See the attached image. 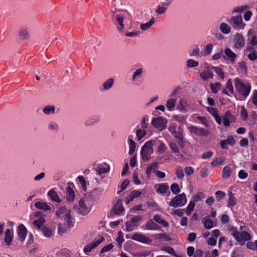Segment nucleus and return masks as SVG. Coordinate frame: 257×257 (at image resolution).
Masks as SVG:
<instances>
[{"label": "nucleus", "mask_w": 257, "mask_h": 257, "mask_svg": "<svg viewBox=\"0 0 257 257\" xmlns=\"http://www.w3.org/2000/svg\"><path fill=\"white\" fill-rule=\"evenodd\" d=\"M234 86L237 93L244 99H245L249 95L251 86V84L246 80H242L238 78H235Z\"/></svg>", "instance_id": "1"}, {"label": "nucleus", "mask_w": 257, "mask_h": 257, "mask_svg": "<svg viewBox=\"0 0 257 257\" xmlns=\"http://www.w3.org/2000/svg\"><path fill=\"white\" fill-rule=\"evenodd\" d=\"M247 8V6H246L236 7H235L232 10V13L233 14V13H235L243 12V11H245Z\"/></svg>", "instance_id": "61"}, {"label": "nucleus", "mask_w": 257, "mask_h": 257, "mask_svg": "<svg viewBox=\"0 0 257 257\" xmlns=\"http://www.w3.org/2000/svg\"><path fill=\"white\" fill-rule=\"evenodd\" d=\"M245 45L244 39L240 34H236L234 40V47L237 49H241Z\"/></svg>", "instance_id": "18"}, {"label": "nucleus", "mask_w": 257, "mask_h": 257, "mask_svg": "<svg viewBox=\"0 0 257 257\" xmlns=\"http://www.w3.org/2000/svg\"><path fill=\"white\" fill-rule=\"evenodd\" d=\"M231 168L229 166L224 167L222 171V177L224 179L229 178L230 176Z\"/></svg>", "instance_id": "45"}, {"label": "nucleus", "mask_w": 257, "mask_h": 257, "mask_svg": "<svg viewBox=\"0 0 257 257\" xmlns=\"http://www.w3.org/2000/svg\"><path fill=\"white\" fill-rule=\"evenodd\" d=\"M169 2H163L160 4L156 10L155 12L158 14H163L167 10V8L169 5Z\"/></svg>", "instance_id": "26"}, {"label": "nucleus", "mask_w": 257, "mask_h": 257, "mask_svg": "<svg viewBox=\"0 0 257 257\" xmlns=\"http://www.w3.org/2000/svg\"><path fill=\"white\" fill-rule=\"evenodd\" d=\"M48 195L52 201L59 203L61 202V199L59 197L57 192L54 189H51L48 192Z\"/></svg>", "instance_id": "27"}, {"label": "nucleus", "mask_w": 257, "mask_h": 257, "mask_svg": "<svg viewBox=\"0 0 257 257\" xmlns=\"http://www.w3.org/2000/svg\"><path fill=\"white\" fill-rule=\"evenodd\" d=\"M210 172V169L204 167L201 169L200 172V175L201 177L203 178H206L208 176Z\"/></svg>", "instance_id": "59"}, {"label": "nucleus", "mask_w": 257, "mask_h": 257, "mask_svg": "<svg viewBox=\"0 0 257 257\" xmlns=\"http://www.w3.org/2000/svg\"><path fill=\"white\" fill-rule=\"evenodd\" d=\"M190 132L192 134L200 137H207L209 132L208 129L199 127L194 125H191L188 127Z\"/></svg>", "instance_id": "9"}, {"label": "nucleus", "mask_w": 257, "mask_h": 257, "mask_svg": "<svg viewBox=\"0 0 257 257\" xmlns=\"http://www.w3.org/2000/svg\"><path fill=\"white\" fill-rule=\"evenodd\" d=\"M170 148L175 155L177 157H182L183 155L180 153L178 145L173 142L170 143Z\"/></svg>", "instance_id": "32"}, {"label": "nucleus", "mask_w": 257, "mask_h": 257, "mask_svg": "<svg viewBox=\"0 0 257 257\" xmlns=\"http://www.w3.org/2000/svg\"><path fill=\"white\" fill-rule=\"evenodd\" d=\"M219 30L224 34H228L231 32L230 27L225 23L220 24Z\"/></svg>", "instance_id": "34"}, {"label": "nucleus", "mask_w": 257, "mask_h": 257, "mask_svg": "<svg viewBox=\"0 0 257 257\" xmlns=\"http://www.w3.org/2000/svg\"><path fill=\"white\" fill-rule=\"evenodd\" d=\"M66 200L68 201H73L75 197V193L72 188L69 185L66 189Z\"/></svg>", "instance_id": "28"}, {"label": "nucleus", "mask_w": 257, "mask_h": 257, "mask_svg": "<svg viewBox=\"0 0 257 257\" xmlns=\"http://www.w3.org/2000/svg\"><path fill=\"white\" fill-rule=\"evenodd\" d=\"M188 106V104L186 100L180 99L179 104L177 106V108L181 111L184 112L186 110V107Z\"/></svg>", "instance_id": "42"}, {"label": "nucleus", "mask_w": 257, "mask_h": 257, "mask_svg": "<svg viewBox=\"0 0 257 257\" xmlns=\"http://www.w3.org/2000/svg\"><path fill=\"white\" fill-rule=\"evenodd\" d=\"M112 20L114 24L117 27V29L119 31H121L124 28V25L123 24L124 17L126 13V12L123 11L122 14L119 13V11L117 13L116 11L112 12Z\"/></svg>", "instance_id": "5"}, {"label": "nucleus", "mask_w": 257, "mask_h": 257, "mask_svg": "<svg viewBox=\"0 0 257 257\" xmlns=\"http://www.w3.org/2000/svg\"><path fill=\"white\" fill-rule=\"evenodd\" d=\"M189 54L191 57H200V49L199 47L197 45L194 47L192 50L189 52Z\"/></svg>", "instance_id": "41"}, {"label": "nucleus", "mask_w": 257, "mask_h": 257, "mask_svg": "<svg viewBox=\"0 0 257 257\" xmlns=\"http://www.w3.org/2000/svg\"><path fill=\"white\" fill-rule=\"evenodd\" d=\"M91 207L90 199L85 196L80 199L78 205L74 206L73 209L80 214L86 215L90 211Z\"/></svg>", "instance_id": "2"}, {"label": "nucleus", "mask_w": 257, "mask_h": 257, "mask_svg": "<svg viewBox=\"0 0 257 257\" xmlns=\"http://www.w3.org/2000/svg\"><path fill=\"white\" fill-rule=\"evenodd\" d=\"M176 99L175 98H170L168 99L166 103V107L170 111L173 110L175 106Z\"/></svg>", "instance_id": "43"}, {"label": "nucleus", "mask_w": 257, "mask_h": 257, "mask_svg": "<svg viewBox=\"0 0 257 257\" xmlns=\"http://www.w3.org/2000/svg\"><path fill=\"white\" fill-rule=\"evenodd\" d=\"M187 198L184 193L176 195L169 202V206L177 208L184 206L187 203Z\"/></svg>", "instance_id": "6"}, {"label": "nucleus", "mask_w": 257, "mask_h": 257, "mask_svg": "<svg viewBox=\"0 0 257 257\" xmlns=\"http://www.w3.org/2000/svg\"><path fill=\"white\" fill-rule=\"evenodd\" d=\"M65 223L64 224H59L58 225V232L59 234L62 235L65 233H67L68 231L70 230L71 228L74 226V220L72 219V225L71 226H69V220H64Z\"/></svg>", "instance_id": "12"}, {"label": "nucleus", "mask_w": 257, "mask_h": 257, "mask_svg": "<svg viewBox=\"0 0 257 257\" xmlns=\"http://www.w3.org/2000/svg\"><path fill=\"white\" fill-rule=\"evenodd\" d=\"M229 22L235 29L237 30L243 29L245 26L242 23V18L241 15L232 16Z\"/></svg>", "instance_id": "8"}, {"label": "nucleus", "mask_w": 257, "mask_h": 257, "mask_svg": "<svg viewBox=\"0 0 257 257\" xmlns=\"http://www.w3.org/2000/svg\"><path fill=\"white\" fill-rule=\"evenodd\" d=\"M56 215L58 217L63 218L64 220H69L70 224H69V226H71L72 225V219H74L71 217L70 210L68 209L66 206L60 207L58 210L56 212Z\"/></svg>", "instance_id": "7"}, {"label": "nucleus", "mask_w": 257, "mask_h": 257, "mask_svg": "<svg viewBox=\"0 0 257 257\" xmlns=\"http://www.w3.org/2000/svg\"><path fill=\"white\" fill-rule=\"evenodd\" d=\"M221 92L228 96H230L234 93V89L230 78L228 79L226 83L225 87L222 89Z\"/></svg>", "instance_id": "17"}, {"label": "nucleus", "mask_w": 257, "mask_h": 257, "mask_svg": "<svg viewBox=\"0 0 257 257\" xmlns=\"http://www.w3.org/2000/svg\"><path fill=\"white\" fill-rule=\"evenodd\" d=\"M100 120V117L98 115H93L88 117L84 122L86 126H89L98 123Z\"/></svg>", "instance_id": "21"}, {"label": "nucleus", "mask_w": 257, "mask_h": 257, "mask_svg": "<svg viewBox=\"0 0 257 257\" xmlns=\"http://www.w3.org/2000/svg\"><path fill=\"white\" fill-rule=\"evenodd\" d=\"M161 249L167 252L168 253L173 255H176L175 252L173 248L170 246H162Z\"/></svg>", "instance_id": "60"}, {"label": "nucleus", "mask_w": 257, "mask_h": 257, "mask_svg": "<svg viewBox=\"0 0 257 257\" xmlns=\"http://www.w3.org/2000/svg\"><path fill=\"white\" fill-rule=\"evenodd\" d=\"M225 160V158L224 157L222 158H217L211 162V165L212 167L220 165L223 163Z\"/></svg>", "instance_id": "51"}, {"label": "nucleus", "mask_w": 257, "mask_h": 257, "mask_svg": "<svg viewBox=\"0 0 257 257\" xmlns=\"http://www.w3.org/2000/svg\"><path fill=\"white\" fill-rule=\"evenodd\" d=\"M129 183L130 181L128 179L124 180L120 185V190L118 191V193H119L120 192L124 190Z\"/></svg>", "instance_id": "63"}, {"label": "nucleus", "mask_w": 257, "mask_h": 257, "mask_svg": "<svg viewBox=\"0 0 257 257\" xmlns=\"http://www.w3.org/2000/svg\"><path fill=\"white\" fill-rule=\"evenodd\" d=\"M173 135L178 140V145L181 148H183L184 146L183 134L181 132L176 131Z\"/></svg>", "instance_id": "33"}, {"label": "nucleus", "mask_w": 257, "mask_h": 257, "mask_svg": "<svg viewBox=\"0 0 257 257\" xmlns=\"http://www.w3.org/2000/svg\"><path fill=\"white\" fill-rule=\"evenodd\" d=\"M96 173L99 175L106 173L109 170V166L106 163L97 164L95 167Z\"/></svg>", "instance_id": "19"}, {"label": "nucleus", "mask_w": 257, "mask_h": 257, "mask_svg": "<svg viewBox=\"0 0 257 257\" xmlns=\"http://www.w3.org/2000/svg\"><path fill=\"white\" fill-rule=\"evenodd\" d=\"M245 53H247V58L251 61H254L257 59V51L255 48L250 45H247Z\"/></svg>", "instance_id": "13"}, {"label": "nucleus", "mask_w": 257, "mask_h": 257, "mask_svg": "<svg viewBox=\"0 0 257 257\" xmlns=\"http://www.w3.org/2000/svg\"><path fill=\"white\" fill-rule=\"evenodd\" d=\"M146 226L148 229L156 230L159 228L158 225L152 220L148 221L146 223Z\"/></svg>", "instance_id": "48"}, {"label": "nucleus", "mask_w": 257, "mask_h": 257, "mask_svg": "<svg viewBox=\"0 0 257 257\" xmlns=\"http://www.w3.org/2000/svg\"><path fill=\"white\" fill-rule=\"evenodd\" d=\"M203 223L204 227L207 229H210L213 226V222L210 219L204 218Z\"/></svg>", "instance_id": "55"}, {"label": "nucleus", "mask_w": 257, "mask_h": 257, "mask_svg": "<svg viewBox=\"0 0 257 257\" xmlns=\"http://www.w3.org/2000/svg\"><path fill=\"white\" fill-rule=\"evenodd\" d=\"M151 123L154 127L162 130L166 126L167 119L161 116L153 117Z\"/></svg>", "instance_id": "10"}, {"label": "nucleus", "mask_w": 257, "mask_h": 257, "mask_svg": "<svg viewBox=\"0 0 257 257\" xmlns=\"http://www.w3.org/2000/svg\"><path fill=\"white\" fill-rule=\"evenodd\" d=\"M167 148L165 144L161 142L158 147L157 152L159 154H163L166 151Z\"/></svg>", "instance_id": "62"}, {"label": "nucleus", "mask_w": 257, "mask_h": 257, "mask_svg": "<svg viewBox=\"0 0 257 257\" xmlns=\"http://www.w3.org/2000/svg\"><path fill=\"white\" fill-rule=\"evenodd\" d=\"M55 108L53 105H47L43 110V112L46 114H53L55 112Z\"/></svg>", "instance_id": "52"}, {"label": "nucleus", "mask_w": 257, "mask_h": 257, "mask_svg": "<svg viewBox=\"0 0 257 257\" xmlns=\"http://www.w3.org/2000/svg\"><path fill=\"white\" fill-rule=\"evenodd\" d=\"M228 195L229 198L228 207L232 208L236 204L237 199L235 197L234 194L231 192H229Z\"/></svg>", "instance_id": "31"}, {"label": "nucleus", "mask_w": 257, "mask_h": 257, "mask_svg": "<svg viewBox=\"0 0 257 257\" xmlns=\"http://www.w3.org/2000/svg\"><path fill=\"white\" fill-rule=\"evenodd\" d=\"M199 65V63L193 59H189L186 62V67L187 68H195Z\"/></svg>", "instance_id": "50"}, {"label": "nucleus", "mask_w": 257, "mask_h": 257, "mask_svg": "<svg viewBox=\"0 0 257 257\" xmlns=\"http://www.w3.org/2000/svg\"><path fill=\"white\" fill-rule=\"evenodd\" d=\"M48 128L49 131L57 132L59 128V125L57 123L51 122L48 125Z\"/></svg>", "instance_id": "57"}, {"label": "nucleus", "mask_w": 257, "mask_h": 257, "mask_svg": "<svg viewBox=\"0 0 257 257\" xmlns=\"http://www.w3.org/2000/svg\"><path fill=\"white\" fill-rule=\"evenodd\" d=\"M212 69L217 74L220 80H223L224 78V74L221 68L218 67L212 66Z\"/></svg>", "instance_id": "46"}, {"label": "nucleus", "mask_w": 257, "mask_h": 257, "mask_svg": "<svg viewBox=\"0 0 257 257\" xmlns=\"http://www.w3.org/2000/svg\"><path fill=\"white\" fill-rule=\"evenodd\" d=\"M45 222V220L43 218L41 217L38 219L34 220L33 223L38 229H40Z\"/></svg>", "instance_id": "54"}, {"label": "nucleus", "mask_w": 257, "mask_h": 257, "mask_svg": "<svg viewBox=\"0 0 257 257\" xmlns=\"http://www.w3.org/2000/svg\"><path fill=\"white\" fill-rule=\"evenodd\" d=\"M146 131L145 129H138L136 132V136L137 137V140L138 141L141 140V139L144 138L146 135Z\"/></svg>", "instance_id": "49"}, {"label": "nucleus", "mask_w": 257, "mask_h": 257, "mask_svg": "<svg viewBox=\"0 0 257 257\" xmlns=\"http://www.w3.org/2000/svg\"><path fill=\"white\" fill-rule=\"evenodd\" d=\"M231 115L229 112H226L225 115L222 117V122L225 126H228L230 125L229 116Z\"/></svg>", "instance_id": "56"}, {"label": "nucleus", "mask_w": 257, "mask_h": 257, "mask_svg": "<svg viewBox=\"0 0 257 257\" xmlns=\"http://www.w3.org/2000/svg\"><path fill=\"white\" fill-rule=\"evenodd\" d=\"M250 100L254 105L253 108L257 109V90L253 91Z\"/></svg>", "instance_id": "53"}, {"label": "nucleus", "mask_w": 257, "mask_h": 257, "mask_svg": "<svg viewBox=\"0 0 257 257\" xmlns=\"http://www.w3.org/2000/svg\"><path fill=\"white\" fill-rule=\"evenodd\" d=\"M42 231L44 235L47 237L51 236L54 233V230L52 228L45 226L42 227Z\"/></svg>", "instance_id": "40"}, {"label": "nucleus", "mask_w": 257, "mask_h": 257, "mask_svg": "<svg viewBox=\"0 0 257 257\" xmlns=\"http://www.w3.org/2000/svg\"><path fill=\"white\" fill-rule=\"evenodd\" d=\"M114 80L112 78H110L105 81L101 87L99 88L100 91H105L110 89L113 85Z\"/></svg>", "instance_id": "22"}, {"label": "nucleus", "mask_w": 257, "mask_h": 257, "mask_svg": "<svg viewBox=\"0 0 257 257\" xmlns=\"http://www.w3.org/2000/svg\"><path fill=\"white\" fill-rule=\"evenodd\" d=\"M170 189L173 194H177L180 192L179 185L177 183H173L170 186Z\"/></svg>", "instance_id": "58"}, {"label": "nucleus", "mask_w": 257, "mask_h": 257, "mask_svg": "<svg viewBox=\"0 0 257 257\" xmlns=\"http://www.w3.org/2000/svg\"><path fill=\"white\" fill-rule=\"evenodd\" d=\"M124 211L122 200H118L112 209L113 213L116 215L121 214Z\"/></svg>", "instance_id": "20"}, {"label": "nucleus", "mask_w": 257, "mask_h": 257, "mask_svg": "<svg viewBox=\"0 0 257 257\" xmlns=\"http://www.w3.org/2000/svg\"><path fill=\"white\" fill-rule=\"evenodd\" d=\"M100 242H94L93 243L87 245L84 248V252L86 254H88V253L90 252L92 249L95 248Z\"/></svg>", "instance_id": "39"}, {"label": "nucleus", "mask_w": 257, "mask_h": 257, "mask_svg": "<svg viewBox=\"0 0 257 257\" xmlns=\"http://www.w3.org/2000/svg\"><path fill=\"white\" fill-rule=\"evenodd\" d=\"M175 174L179 179H182L184 178V174L182 168L180 166H177L175 169Z\"/></svg>", "instance_id": "47"}, {"label": "nucleus", "mask_w": 257, "mask_h": 257, "mask_svg": "<svg viewBox=\"0 0 257 257\" xmlns=\"http://www.w3.org/2000/svg\"><path fill=\"white\" fill-rule=\"evenodd\" d=\"M132 136H130L128 137V143L129 145V151H128V154L129 155H132L135 152L136 147V143L132 139H130Z\"/></svg>", "instance_id": "35"}, {"label": "nucleus", "mask_w": 257, "mask_h": 257, "mask_svg": "<svg viewBox=\"0 0 257 257\" xmlns=\"http://www.w3.org/2000/svg\"><path fill=\"white\" fill-rule=\"evenodd\" d=\"M225 55L223 56L225 60H228L231 63H234L236 60V55L229 48H226L224 50Z\"/></svg>", "instance_id": "16"}, {"label": "nucleus", "mask_w": 257, "mask_h": 257, "mask_svg": "<svg viewBox=\"0 0 257 257\" xmlns=\"http://www.w3.org/2000/svg\"><path fill=\"white\" fill-rule=\"evenodd\" d=\"M35 206L38 209L44 211H50L51 210V207L45 202H37L35 204Z\"/></svg>", "instance_id": "29"}, {"label": "nucleus", "mask_w": 257, "mask_h": 257, "mask_svg": "<svg viewBox=\"0 0 257 257\" xmlns=\"http://www.w3.org/2000/svg\"><path fill=\"white\" fill-rule=\"evenodd\" d=\"M126 238H132V239L135 241H151L146 236H144L142 234L139 233H136L132 235H131L129 234H126Z\"/></svg>", "instance_id": "23"}, {"label": "nucleus", "mask_w": 257, "mask_h": 257, "mask_svg": "<svg viewBox=\"0 0 257 257\" xmlns=\"http://www.w3.org/2000/svg\"><path fill=\"white\" fill-rule=\"evenodd\" d=\"M210 87L211 88L212 92L216 94L217 93L219 90L221 88L222 85L219 82L210 83Z\"/></svg>", "instance_id": "38"}, {"label": "nucleus", "mask_w": 257, "mask_h": 257, "mask_svg": "<svg viewBox=\"0 0 257 257\" xmlns=\"http://www.w3.org/2000/svg\"><path fill=\"white\" fill-rule=\"evenodd\" d=\"M212 66L205 67L202 72L200 73V77L203 80H207L213 78Z\"/></svg>", "instance_id": "15"}, {"label": "nucleus", "mask_w": 257, "mask_h": 257, "mask_svg": "<svg viewBox=\"0 0 257 257\" xmlns=\"http://www.w3.org/2000/svg\"><path fill=\"white\" fill-rule=\"evenodd\" d=\"M19 35L22 40H27L30 37L28 30L25 28H21L19 31Z\"/></svg>", "instance_id": "30"}, {"label": "nucleus", "mask_w": 257, "mask_h": 257, "mask_svg": "<svg viewBox=\"0 0 257 257\" xmlns=\"http://www.w3.org/2000/svg\"><path fill=\"white\" fill-rule=\"evenodd\" d=\"M246 246L247 248L257 250V242H247Z\"/></svg>", "instance_id": "64"}, {"label": "nucleus", "mask_w": 257, "mask_h": 257, "mask_svg": "<svg viewBox=\"0 0 257 257\" xmlns=\"http://www.w3.org/2000/svg\"><path fill=\"white\" fill-rule=\"evenodd\" d=\"M143 73V69L142 68L137 69L133 73L132 80L135 83H137L139 81L140 79L142 77Z\"/></svg>", "instance_id": "24"}, {"label": "nucleus", "mask_w": 257, "mask_h": 257, "mask_svg": "<svg viewBox=\"0 0 257 257\" xmlns=\"http://www.w3.org/2000/svg\"><path fill=\"white\" fill-rule=\"evenodd\" d=\"M228 231L234 237L236 241H249L251 239L250 233L245 231H240L232 225H230L228 226Z\"/></svg>", "instance_id": "3"}, {"label": "nucleus", "mask_w": 257, "mask_h": 257, "mask_svg": "<svg viewBox=\"0 0 257 257\" xmlns=\"http://www.w3.org/2000/svg\"><path fill=\"white\" fill-rule=\"evenodd\" d=\"M155 20L154 17L147 23L145 24H142L140 26V29L143 31H146L149 29L154 23Z\"/></svg>", "instance_id": "37"}, {"label": "nucleus", "mask_w": 257, "mask_h": 257, "mask_svg": "<svg viewBox=\"0 0 257 257\" xmlns=\"http://www.w3.org/2000/svg\"><path fill=\"white\" fill-rule=\"evenodd\" d=\"M154 220L157 223L162 225L164 227L169 226V223L166 220L162 218L159 215H155L154 217Z\"/></svg>", "instance_id": "36"}, {"label": "nucleus", "mask_w": 257, "mask_h": 257, "mask_svg": "<svg viewBox=\"0 0 257 257\" xmlns=\"http://www.w3.org/2000/svg\"><path fill=\"white\" fill-rule=\"evenodd\" d=\"M155 187L156 188V192L161 194H165L169 189L168 186L165 183L156 184Z\"/></svg>", "instance_id": "25"}, {"label": "nucleus", "mask_w": 257, "mask_h": 257, "mask_svg": "<svg viewBox=\"0 0 257 257\" xmlns=\"http://www.w3.org/2000/svg\"><path fill=\"white\" fill-rule=\"evenodd\" d=\"M17 233L19 237V239L21 241H24L27 234V229L26 226L23 224H20L17 228Z\"/></svg>", "instance_id": "14"}, {"label": "nucleus", "mask_w": 257, "mask_h": 257, "mask_svg": "<svg viewBox=\"0 0 257 257\" xmlns=\"http://www.w3.org/2000/svg\"><path fill=\"white\" fill-rule=\"evenodd\" d=\"M156 144L155 140H150L145 143L141 150V155L142 159L145 161L150 159L151 155L153 153V146Z\"/></svg>", "instance_id": "4"}, {"label": "nucleus", "mask_w": 257, "mask_h": 257, "mask_svg": "<svg viewBox=\"0 0 257 257\" xmlns=\"http://www.w3.org/2000/svg\"><path fill=\"white\" fill-rule=\"evenodd\" d=\"M7 224L11 228H7L4 232V241H13L14 238V230L13 227L15 225V223L12 221H8Z\"/></svg>", "instance_id": "11"}, {"label": "nucleus", "mask_w": 257, "mask_h": 257, "mask_svg": "<svg viewBox=\"0 0 257 257\" xmlns=\"http://www.w3.org/2000/svg\"><path fill=\"white\" fill-rule=\"evenodd\" d=\"M238 70L239 72L245 74L247 73V67L245 62L242 61L238 62Z\"/></svg>", "instance_id": "44"}]
</instances>
